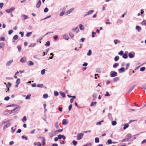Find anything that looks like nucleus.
I'll return each instance as SVG.
<instances>
[{"instance_id":"9d476101","label":"nucleus","mask_w":146,"mask_h":146,"mask_svg":"<svg viewBox=\"0 0 146 146\" xmlns=\"http://www.w3.org/2000/svg\"><path fill=\"white\" fill-rule=\"evenodd\" d=\"M26 57H24L22 58L20 60V62L22 63H24L26 62Z\"/></svg>"},{"instance_id":"69168bd1","label":"nucleus","mask_w":146,"mask_h":146,"mask_svg":"<svg viewBox=\"0 0 146 146\" xmlns=\"http://www.w3.org/2000/svg\"><path fill=\"white\" fill-rule=\"evenodd\" d=\"M23 18L24 20H25L28 18V16L26 15H23Z\"/></svg>"},{"instance_id":"a211bd4d","label":"nucleus","mask_w":146,"mask_h":146,"mask_svg":"<svg viewBox=\"0 0 146 146\" xmlns=\"http://www.w3.org/2000/svg\"><path fill=\"white\" fill-rule=\"evenodd\" d=\"M135 85H134L133 86H131L129 89V90L128 91V93H130L132 91V90L134 88V87Z\"/></svg>"},{"instance_id":"20e7f679","label":"nucleus","mask_w":146,"mask_h":146,"mask_svg":"<svg viewBox=\"0 0 146 146\" xmlns=\"http://www.w3.org/2000/svg\"><path fill=\"white\" fill-rule=\"evenodd\" d=\"M74 8H72L70 9L68 11H67L65 13V14L66 15H68L70 14L71 12L73 11L74 10Z\"/></svg>"},{"instance_id":"b1692460","label":"nucleus","mask_w":146,"mask_h":146,"mask_svg":"<svg viewBox=\"0 0 146 146\" xmlns=\"http://www.w3.org/2000/svg\"><path fill=\"white\" fill-rule=\"evenodd\" d=\"M16 106L17 107L16 108H14L13 110H12L13 111H15L16 110H18L19 109H20V107L18 105H16Z\"/></svg>"},{"instance_id":"423d86ee","label":"nucleus","mask_w":146,"mask_h":146,"mask_svg":"<svg viewBox=\"0 0 146 146\" xmlns=\"http://www.w3.org/2000/svg\"><path fill=\"white\" fill-rule=\"evenodd\" d=\"M83 136V134L82 133H79L77 135V139L80 140L81 139Z\"/></svg>"},{"instance_id":"0e129e2a","label":"nucleus","mask_w":146,"mask_h":146,"mask_svg":"<svg viewBox=\"0 0 146 146\" xmlns=\"http://www.w3.org/2000/svg\"><path fill=\"white\" fill-rule=\"evenodd\" d=\"M9 99H10V97L9 96H7V97H5V98H4V100L5 101H7L9 100Z\"/></svg>"},{"instance_id":"ddd939ff","label":"nucleus","mask_w":146,"mask_h":146,"mask_svg":"<svg viewBox=\"0 0 146 146\" xmlns=\"http://www.w3.org/2000/svg\"><path fill=\"white\" fill-rule=\"evenodd\" d=\"M72 31L78 33L79 31V29L78 27L76 28H74L72 29Z\"/></svg>"},{"instance_id":"603ef678","label":"nucleus","mask_w":146,"mask_h":146,"mask_svg":"<svg viewBox=\"0 0 146 146\" xmlns=\"http://www.w3.org/2000/svg\"><path fill=\"white\" fill-rule=\"evenodd\" d=\"M123 51L121 50L118 53V54L122 56L123 55Z\"/></svg>"},{"instance_id":"8fccbe9b","label":"nucleus","mask_w":146,"mask_h":146,"mask_svg":"<svg viewBox=\"0 0 146 146\" xmlns=\"http://www.w3.org/2000/svg\"><path fill=\"white\" fill-rule=\"evenodd\" d=\"M17 105L15 104H12L10 105H8L6 106V108H7L8 107H14L15 106H16Z\"/></svg>"},{"instance_id":"de8ad7c7","label":"nucleus","mask_w":146,"mask_h":146,"mask_svg":"<svg viewBox=\"0 0 146 146\" xmlns=\"http://www.w3.org/2000/svg\"><path fill=\"white\" fill-rule=\"evenodd\" d=\"M43 96L44 98L46 99L48 97V95L47 94H45L43 95Z\"/></svg>"},{"instance_id":"6e6d98bb","label":"nucleus","mask_w":146,"mask_h":146,"mask_svg":"<svg viewBox=\"0 0 146 146\" xmlns=\"http://www.w3.org/2000/svg\"><path fill=\"white\" fill-rule=\"evenodd\" d=\"M45 69H43L41 71V74L42 75H44L45 72Z\"/></svg>"},{"instance_id":"bf43d9fd","label":"nucleus","mask_w":146,"mask_h":146,"mask_svg":"<svg viewBox=\"0 0 146 146\" xmlns=\"http://www.w3.org/2000/svg\"><path fill=\"white\" fill-rule=\"evenodd\" d=\"M20 78H18L16 81V83L19 84L20 83Z\"/></svg>"},{"instance_id":"3c124183","label":"nucleus","mask_w":146,"mask_h":146,"mask_svg":"<svg viewBox=\"0 0 146 146\" xmlns=\"http://www.w3.org/2000/svg\"><path fill=\"white\" fill-rule=\"evenodd\" d=\"M69 35L70 37L71 38H73L74 36V34H73L72 32H69Z\"/></svg>"},{"instance_id":"774afa93","label":"nucleus","mask_w":146,"mask_h":146,"mask_svg":"<svg viewBox=\"0 0 146 146\" xmlns=\"http://www.w3.org/2000/svg\"><path fill=\"white\" fill-rule=\"evenodd\" d=\"M24 32H23L20 31L19 33V34L21 35V36L22 37L23 36Z\"/></svg>"},{"instance_id":"4468645a","label":"nucleus","mask_w":146,"mask_h":146,"mask_svg":"<svg viewBox=\"0 0 146 146\" xmlns=\"http://www.w3.org/2000/svg\"><path fill=\"white\" fill-rule=\"evenodd\" d=\"M41 4V1L39 0L38 1L37 4L36 5V8H38L40 7Z\"/></svg>"},{"instance_id":"dca6fc26","label":"nucleus","mask_w":146,"mask_h":146,"mask_svg":"<svg viewBox=\"0 0 146 146\" xmlns=\"http://www.w3.org/2000/svg\"><path fill=\"white\" fill-rule=\"evenodd\" d=\"M135 29L139 32H140L141 30V28L138 25L136 26Z\"/></svg>"},{"instance_id":"13d9d810","label":"nucleus","mask_w":146,"mask_h":146,"mask_svg":"<svg viewBox=\"0 0 146 146\" xmlns=\"http://www.w3.org/2000/svg\"><path fill=\"white\" fill-rule=\"evenodd\" d=\"M43 86V84H38L37 85V86L38 87L42 88Z\"/></svg>"},{"instance_id":"c756f323","label":"nucleus","mask_w":146,"mask_h":146,"mask_svg":"<svg viewBox=\"0 0 146 146\" xmlns=\"http://www.w3.org/2000/svg\"><path fill=\"white\" fill-rule=\"evenodd\" d=\"M113 42L114 43L116 44L117 43H119L120 42V41L119 40L117 39H115L114 40Z\"/></svg>"},{"instance_id":"aec40b11","label":"nucleus","mask_w":146,"mask_h":146,"mask_svg":"<svg viewBox=\"0 0 146 146\" xmlns=\"http://www.w3.org/2000/svg\"><path fill=\"white\" fill-rule=\"evenodd\" d=\"M62 124L63 125H66L67 124V122L66 119H64L62 121Z\"/></svg>"},{"instance_id":"f704fd0d","label":"nucleus","mask_w":146,"mask_h":146,"mask_svg":"<svg viewBox=\"0 0 146 146\" xmlns=\"http://www.w3.org/2000/svg\"><path fill=\"white\" fill-rule=\"evenodd\" d=\"M54 95L55 96H57L59 95L58 92L56 91H54Z\"/></svg>"},{"instance_id":"473e14b6","label":"nucleus","mask_w":146,"mask_h":146,"mask_svg":"<svg viewBox=\"0 0 146 146\" xmlns=\"http://www.w3.org/2000/svg\"><path fill=\"white\" fill-rule=\"evenodd\" d=\"M119 80V78L118 77H115L113 78V80L114 82H116Z\"/></svg>"},{"instance_id":"9b49d317","label":"nucleus","mask_w":146,"mask_h":146,"mask_svg":"<svg viewBox=\"0 0 146 146\" xmlns=\"http://www.w3.org/2000/svg\"><path fill=\"white\" fill-rule=\"evenodd\" d=\"M119 73L123 72L125 71V68L124 67H121L118 69Z\"/></svg>"},{"instance_id":"4d7b16f0","label":"nucleus","mask_w":146,"mask_h":146,"mask_svg":"<svg viewBox=\"0 0 146 146\" xmlns=\"http://www.w3.org/2000/svg\"><path fill=\"white\" fill-rule=\"evenodd\" d=\"M145 69V67H143L141 68L140 69V71L141 72L144 71Z\"/></svg>"},{"instance_id":"39448f33","label":"nucleus","mask_w":146,"mask_h":146,"mask_svg":"<svg viewBox=\"0 0 146 146\" xmlns=\"http://www.w3.org/2000/svg\"><path fill=\"white\" fill-rule=\"evenodd\" d=\"M135 53L134 52H132L129 53L128 56L130 58H133L135 56Z\"/></svg>"},{"instance_id":"7ed1b4c3","label":"nucleus","mask_w":146,"mask_h":146,"mask_svg":"<svg viewBox=\"0 0 146 146\" xmlns=\"http://www.w3.org/2000/svg\"><path fill=\"white\" fill-rule=\"evenodd\" d=\"M15 9L14 7H11L9 9L6 10L5 11L8 13H10L13 11Z\"/></svg>"},{"instance_id":"ea45409f","label":"nucleus","mask_w":146,"mask_h":146,"mask_svg":"<svg viewBox=\"0 0 146 146\" xmlns=\"http://www.w3.org/2000/svg\"><path fill=\"white\" fill-rule=\"evenodd\" d=\"M99 141V139L98 137H96L95 138V142L96 143H98Z\"/></svg>"},{"instance_id":"2eb2a0df","label":"nucleus","mask_w":146,"mask_h":146,"mask_svg":"<svg viewBox=\"0 0 146 146\" xmlns=\"http://www.w3.org/2000/svg\"><path fill=\"white\" fill-rule=\"evenodd\" d=\"M13 62V60H11L8 62L6 63V65L7 66H9Z\"/></svg>"},{"instance_id":"052dcab7","label":"nucleus","mask_w":146,"mask_h":146,"mask_svg":"<svg viewBox=\"0 0 146 146\" xmlns=\"http://www.w3.org/2000/svg\"><path fill=\"white\" fill-rule=\"evenodd\" d=\"M96 34V32H92V37L94 38L95 37V35Z\"/></svg>"},{"instance_id":"6e6552de","label":"nucleus","mask_w":146,"mask_h":146,"mask_svg":"<svg viewBox=\"0 0 146 146\" xmlns=\"http://www.w3.org/2000/svg\"><path fill=\"white\" fill-rule=\"evenodd\" d=\"M63 129L62 128L61 129H58L55 131L54 133V135H56V134H58V133L62 132L63 130Z\"/></svg>"},{"instance_id":"f257e3e1","label":"nucleus","mask_w":146,"mask_h":146,"mask_svg":"<svg viewBox=\"0 0 146 146\" xmlns=\"http://www.w3.org/2000/svg\"><path fill=\"white\" fill-rule=\"evenodd\" d=\"M125 138L127 139V141H132L135 139V138L134 137L133 139L132 138V135L131 133L128 134L125 136Z\"/></svg>"},{"instance_id":"5fc2aeb1","label":"nucleus","mask_w":146,"mask_h":146,"mask_svg":"<svg viewBox=\"0 0 146 146\" xmlns=\"http://www.w3.org/2000/svg\"><path fill=\"white\" fill-rule=\"evenodd\" d=\"M117 124V122L115 121H113L112 122V124L113 125H115Z\"/></svg>"},{"instance_id":"6ab92c4d","label":"nucleus","mask_w":146,"mask_h":146,"mask_svg":"<svg viewBox=\"0 0 146 146\" xmlns=\"http://www.w3.org/2000/svg\"><path fill=\"white\" fill-rule=\"evenodd\" d=\"M94 10H91L87 12V14H86V15H85L84 16H86V15H89L92 14V13H93L94 12Z\"/></svg>"},{"instance_id":"49530a36","label":"nucleus","mask_w":146,"mask_h":146,"mask_svg":"<svg viewBox=\"0 0 146 146\" xmlns=\"http://www.w3.org/2000/svg\"><path fill=\"white\" fill-rule=\"evenodd\" d=\"M97 104V102H92L90 105V106H95Z\"/></svg>"},{"instance_id":"1a4fd4ad","label":"nucleus","mask_w":146,"mask_h":146,"mask_svg":"<svg viewBox=\"0 0 146 146\" xmlns=\"http://www.w3.org/2000/svg\"><path fill=\"white\" fill-rule=\"evenodd\" d=\"M63 37L65 40H68L69 39V37L67 34H65L63 35Z\"/></svg>"},{"instance_id":"393cba45","label":"nucleus","mask_w":146,"mask_h":146,"mask_svg":"<svg viewBox=\"0 0 146 146\" xmlns=\"http://www.w3.org/2000/svg\"><path fill=\"white\" fill-rule=\"evenodd\" d=\"M55 126L57 129H58L59 128V126L58 122H57L55 123Z\"/></svg>"},{"instance_id":"79ce46f5","label":"nucleus","mask_w":146,"mask_h":146,"mask_svg":"<svg viewBox=\"0 0 146 146\" xmlns=\"http://www.w3.org/2000/svg\"><path fill=\"white\" fill-rule=\"evenodd\" d=\"M31 96V95L30 94H28L27 95V96L25 98V99L28 100L30 99V97Z\"/></svg>"},{"instance_id":"72a5a7b5","label":"nucleus","mask_w":146,"mask_h":146,"mask_svg":"<svg viewBox=\"0 0 146 146\" xmlns=\"http://www.w3.org/2000/svg\"><path fill=\"white\" fill-rule=\"evenodd\" d=\"M119 65V64L118 63H115L113 65V67L114 68H116Z\"/></svg>"},{"instance_id":"338daca9","label":"nucleus","mask_w":146,"mask_h":146,"mask_svg":"<svg viewBox=\"0 0 146 146\" xmlns=\"http://www.w3.org/2000/svg\"><path fill=\"white\" fill-rule=\"evenodd\" d=\"M48 11V9L47 7H46L44 8V13H47Z\"/></svg>"},{"instance_id":"bb28decb","label":"nucleus","mask_w":146,"mask_h":146,"mask_svg":"<svg viewBox=\"0 0 146 146\" xmlns=\"http://www.w3.org/2000/svg\"><path fill=\"white\" fill-rule=\"evenodd\" d=\"M126 52H125V53L123 55L122 57L125 59H126L128 58L127 54L125 53Z\"/></svg>"},{"instance_id":"f8f14e48","label":"nucleus","mask_w":146,"mask_h":146,"mask_svg":"<svg viewBox=\"0 0 146 146\" xmlns=\"http://www.w3.org/2000/svg\"><path fill=\"white\" fill-rule=\"evenodd\" d=\"M58 137L59 138V139H61L62 138L64 140H65L66 139V137L63 135H61V134H59L58 135Z\"/></svg>"},{"instance_id":"412c9836","label":"nucleus","mask_w":146,"mask_h":146,"mask_svg":"<svg viewBox=\"0 0 146 146\" xmlns=\"http://www.w3.org/2000/svg\"><path fill=\"white\" fill-rule=\"evenodd\" d=\"M34 63L31 61H28V65L29 66H33L34 65Z\"/></svg>"},{"instance_id":"37998d69","label":"nucleus","mask_w":146,"mask_h":146,"mask_svg":"<svg viewBox=\"0 0 146 146\" xmlns=\"http://www.w3.org/2000/svg\"><path fill=\"white\" fill-rule=\"evenodd\" d=\"M72 143L75 146H76L78 143L75 140H73L72 141Z\"/></svg>"},{"instance_id":"f3484780","label":"nucleus","mask_w":146,"mask_h":146,"mask_svg":"<svg viewBox=\"0 0 146 146\" xmlns=\"http://www.w3.org/2000/svg\"><path fill=\"white\" fill-rule=\"evenodd\" d=\"M60 94L61 96H62L63 98H65L66 96L65 93L64 92H62L61 91H60Z\"/></svg>"},{"instance_id":"a18cd8bd","label":"nucleus","mask_w":146,"mask_h":146,"mask_svg":"<svg viewBox=\"0 0 146 146\" xmlns=\"http://www.w3.org/2000/svg\"><path fill=\"white\" fill-rule=\"evenodd\" d=\"M50 42L49 41H47L45 44V46H49L50 45Z\"/></svg>"},{"instance_id":"864d4df0","label":"nucleus","mask_w":146,"mask_h":146,"mask_svg":"<svg viewBox=\"0 0 146 146\" xmlns=\"http://www.w3.org/2000/svg\"><path fill=\"white\" fill-rule=\"evenodd\" d=\"M32 34V32H28L26 34V36L27 37H29Z\"/></svg>"},{"instance_id":"7c9ffc66","label":"nucleus","mask_w":146,"mask_h":146,"mask_svg":"<svg viewBox=\"0 0 146 146\" xmlns=\"http://www.w3.org/2000/svg\"><path fill=\"white\" fill-rule=\"evenodd\" d=\"M5 44L4 42L0 43V48H3L5 46Z\"/></svg>"},{"instance_id":"5701e85b","label":"nucleus","mask_w":146,"mask_h":146,"mask_svg":"<svg viewBox=\"0 0 146 146\" xmlns=\"http://www.w3.org/2000/svg\"><path fill=\"white\" fill-rule=\"evenodd\" d=\"M112 143V140L111 139H109L107 141V143H106L107 145L111 144Z\"/></svg>"},{"instance_id":"a19ab883","label":"nucleus","mask_w":146,"mask_h":146,"mask_svg":"<svg viewBox=\"0 0 146 146\" xmlns=\"http://www.w3.org/2000/svg\"><path fill=\"white\" fill-rule=\"evenodd\" d=\"M92 53V50L90 49L89 50L88 52L87 53L88 56H90L91 55Z\"/></svg>"},{"instance_id":"cd10ccee","label":"nucleus","mask_w":146,"mask_h":146,"mask_svg":"<svg viewBox=\"0 0 146 146\" xmlns=\"http://www.w3.org/2000/svg\"><path fill=\"white\" fill-rule=\"evenodd\" d=\"M43 139V140L42 141V145H44L45 144V138L44 137H41Z\"/></svg>"},{"instance_id":"09e8293b","label":"nucleus","mask_w":146,"mask_h":146,"mask_svg":"<svg viewBox=\"0 0 146 146\" xmlns=\"http://www.w3.org/2000/svg\"><path fill=\"white\" fill-rule=\"evenodd\" d=\"M42 39V37H41L39 38L37 40V42H39L40 43H41V40Z\"/></svg>"},{"instance_id":"c03bdc74","label":"nucleus","mask_w":146,"mask_h":146,"mask_svg":"<svg viewBox=\"0 0 146 146\" xmlns=\"http://www.w3.org/2000/svg\"><path fill=\"white\" fill-rule=\"evenodd\" d=\"M119 59V57L118 56H116L114 58V60L115 61H117Z\"/></svg>"},{"instance_id":"e2e57ef3","label":"nucleus","mask_w":146,"mask_h":146,"mask_svg":"<svg viewBox=\"0 0 146 146\" xmlns=\"http://www.w3.org/2000/svg\"><path fill=\"white\" fill-rule=\"evenodd\" d=\"M110 95L109 94V92H106V94H105V96H110Z\"/></svg>"},{"instance_id":"a878e982","label":"nucleus","mask_w":146,"mask_h":146,"mask_svg":"<svg viewBox=\"0 0 146 146\" xmlns=\"http://www.w3.org/2000/svg\"><path fill=\"white\" fill-rule=\"evenodd\" d=\"M11 86V84L9 82H8L7 84H6V86L7 88H9Z\"/></svg>"},{"instance_id":"4be33fe9","label":"nucleus","mask_w":146,"mask_h":146,"mask_svg":"<svg viewBox=\"0 0 146 146\" xmlns=\"http://www.w3.org/2000/svg\"><path fill=\"white\" fill-rule=\"evenodd\" d=\"M129 126V125L127 123L124 124V127H123V129L124 130H125Z\"/></svg>"},{"instance_id":"c85d7f7f","label":"nucleus","mask_w":146,"mask_h":146,"mask_svg":"<svg viewBox=\"0 0 146 146\" xmlns=\"http://www.w3.org/2000/svg\"><path fill=\"white\" fill-rule=\"evenodd\" d=\"M27 119V117L26 116H24L22 119V121L23 122L25 123L26 122Z\"/></svg>"},{"instance_id":"4c0bfd02","label":"nucleus","mask_w":146,"mask_h":146,"mask_svg":"<svg viewBox=\"0 0 146 146\" xmlns=\"http://www.w3.org/2000/svg\"><path fill=\"white\" fill-rule=\"evenodd\" d=\"M17 48L18 50V51L19 52H20L21 50V48L20 45H19L17 46Z\"/></svg>"},{"instance_id":"2f4dec72","label":"nucleus","mask_w":146,"mask_h":146,"mask_svg":"<svg viewBox=\"0 0 146 146\" xmlns=\"http://www.w3.org/2000/svg\"><path fill=\"white\" fill-rule=\"evenodd\" d=\"M48 51H49V48H48L46 49V50H45L46 52H43V54L42 55V56H44L45 55H46L47 54V52Z\"/></svg>"},{"instance_id":"c9c22d12","label":"nucleus","mask_w":146,"mask_h":146,"mask_svg":"<svg viewBox=\"0 0 146 146\" xmlns=\"http://www.w3.org/2000/svg\"><path fill=\"white\" fill-rule=\"evenodd\" d=\"M19 37L17 35H15L13 37V39L14 40H17L18 39Z\"/></svg>"},{"instance_id":"58836bf2","label":"nucleus","mask_w":146,"mask_h":146,"mask_svg":"<svg viewBox=\"0 0 146 146\" xmlns=\"http://www.w3.org/2000/svg\"><path fill=\"white\" fill-rule=\"evenodd\" d=\"M141 24L142 25H146V21L145 20H143Z\"/></svg>"},{"instance_id":"f03ea898","label":"nucleus","mask_w":146,"mask_h":146,"mask_svg":"<svg viewBox=\"0 0 146 146\" xmlns=\"http://www.w3.org/2000/svg\"><path fill=\"white\" fill-rule=\"evenodd\" d=\"M117 74L116 72L114 71H111L110 73V76L111 77H113L117 76Z\"/></svg>"},{"instance_id":"680f3d73","label":"nucleus","mask_w":146,"mask_h":146,"mask_svg":"<svg viewBox=\"0 0 146 146\" xmlns=\"http://www.w3.org/2000/svg\"><path fill=\"white\" fill-rule=\"evenodd\" d=\"M21 138L23 139H25V140H27L28 139V138L27 137L25 136L24 135H23L21 136Z\"/></svg>"},{"instance_id":"0eeeda50","label":"nucleus","mask_w":146,"mask_h":146,"mask_svg":"<svg viewBox=\"0 0 146 146\" xmlns=\"http://www.w3.org/2000/svg\"><path fill=\"white\" fill-rule=\"evenodd\" d=\"M6 123L4 125L3 129L5 130L6 129L9 127L10 126L11 124L9 123Z\"/></svg>"},{"instance_id":"e433bc0d","label":"nucleus","mask_w":146,"mask_h":146,"mask_svg":"<svg viewBox=\"0 0 146 146\" xmlns=\"http://www.w3.org/2000/svg\"><path fill=\"white\" fill-rule=\"evenodd\" d=\"M80 29L81 30H83L84 29V27H83V25L81 24L79 25Z\"/></svg>"}]
</instances>
